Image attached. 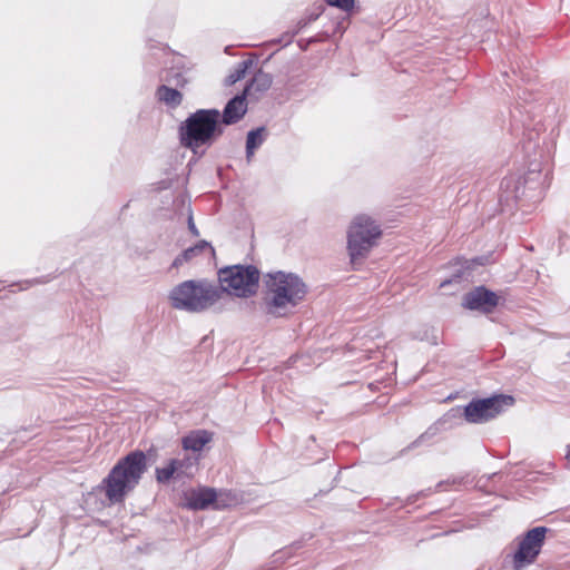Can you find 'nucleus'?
<instances>
[{"label":"nucleus","instance_id":"obj_7","mask_svg":"<svg viewBox=\"0 0 570 570\" xmlns=\"http://www.w3.org/2000/svg\"><path fill=\"white\" fill-rule=\"evenodd\" d=\"M513 404V396L507 394L473 399L464 406V419L469 423L483 424L495 419Z\"/></svg>","mask_w":570,"mask_h":570},{"label":"nucleus","instance_id":"obj_26","mask_svg":"<svg viewBox=\"0 0 570 570\" xmlns=\"http://www.w3.org/2000/svg\"><path fill=\"white\" fill-rule=\"evenodd\" d=\"M514 178L513 177H510V178H504L502 181H501V187L502 188H509L511 186V184H514Z\"/></svg>","mask_w":570,"mask_h":570},{"label":"nucleus","instance_id":"obj_30","mask_svg":"<svg viewBox=\"0 0 570 570\" xmlns=\"http://www.w3.org/2000/svg\"><path fill=\"white\" fill-rule=\"evenodd\" d=\"M512 197L517 200L520 198L519 186H515Z\"/></svg>","mask_w":570,"mask_h":570},{"label":"nucleus","instance_id":"obj_27","mask_svg":"<svg viewBox=\"0 0 570 570\" xmlns=\"http://www.w3.org/2000/svg\"><path fill=\"white\" fill-rule=\"evenodd\" d=\"M255 149L256 148H249V145L246 144V158H247L248 161L254 156Z\"/></svg>","mask_w":570,"mask_h":570},{"label":"nucleus","instance_id":"obj_31","mask_svg":"<svg viewBox=\"0 0 570 570\" xmlns=\"http://www.w3.org/2000/svg\"><path fill=\"white\" fill-rule=\"evenodd\" d=\"M566 459L570 462V445H569V449H568V452H567Z\"/></svg>","mask_w":570,"mask_h":570},{"label":"nucleus","instance_id":"obj_10","mask_svg":"<svg viewBox=\"0 0 570 570\" xmlns=\"http://www.w3.org/2000/svg\"><path fill=\"white\" fill-rule=\"evenodd\" d=\"M487 263V257L484 256H476L471 259H464L462 257L455 258L451 266L453 268V272L451 274L450 278H446L441 282V287H446L448 285H451L453 283H460L462 279H468L472 271L475 266H483Z\"/></svg>","mask_w":570,"mask_h":570},{"label":"nucleus","instance_id":"obj_14","mask_svg":"<svg viewBox=\"0 0 570 570\" xmlns=\"http://www.w3.org/2000/svg\"><path fill=\"white\" fill-rule=\"evenodd\" d=\"M208 250L212 255H214V248L206 240H200L196 245L190 246L183 250L173 262L174 267H179L184 263L191 261L193 258L200 255L203 252Z\"/></svg>","mask_w":570,"mask_h":570},{"label":"nucleus","instance_id":"obj_33","mask_svg":"<svg viewBox=\"0 0 570 570\" xmlns=\"http://www.w3.org/2000/svg\"><path fill=\"white\" fill-rule=\"evenodd\" d=\"M442 484H443V482H439L436 487H438V488H441V487H442Z\"/></svg>","mask_w":570,"mask_h":570},{"label":"nucleus","instance_id":"obj_22","mask_svg":"<svg viewBox=\"0 0 570 570\" xmlns=\"http://www.w3.org/2000/svg\"><path fill=\"white\" fill-rule=\"evenodd\" d=\"M326 3L343 11H351L354 8L355 0H326Z\"/></svg>","mask_w":570,"mask_h":570},{"label":"nucleus","instance_id":"obj_21","mask_svg":"<svg viewBox=\"0 0 570 570\" xmlns=\"http://www.w3.org/2000/svg\"><path fill=\"white\" fill-rule=\"evenodd\" d=\"M438 433V429L434 426H430L424 433H422L417 439H415L407 449H414L420 445L426 444L431 439H433Z\"/></svg>","mask_w":570,"mask_h":570},{"label":"nucleus","instance_id":"obj_16","mask_svg":"<svg viewBox=\"0 0 570 570\" xmlns=\"http://www.w3.org/2000/svg\"><path fill=\"white\" fill-rule=\"evenodd\" d=\"M157 96L160 101L171 108L178 107L183 101V95L180 91L166 85H161L157 89Z\"/></svg>","mask_w":570,"mask_h":570},{"label":"nucleus","instance_id":"obj_23","mask_svg":"<svg viewBox=\"0 0 570 570\" xmlns=\"http://www.w3.org/2000/svg\"><path fill=\"white\" fill-rule=\"evenodd\" d=\"M173 461H177L179 463V466H177V478H179L184 473L185 469H187L194 464V462L190 458L173 459Z\"/></svg>","mask_w":570,"mask_h":570},{"label":"nucleus","instance_id":"obj_9","mask_svg":"<svg viewBox=\"0 0 570 570\" xmlns=\"http://www.w3.org/2000/svg\"><path fill=\"white\" fill-rule=\"evenodd\" d=\"M501 297L484 285L473 287L462 297V306L483 314L492 313L500 304Z\"/></svg>","mask_w":570,"mask_h":570},{"label":"nucleus","instance_id":"obj_15","mask_svg":"<svg viewBox=\"0 0 570 570\" xmlns=\"http://www.w3.org/2000/svg\"><path fill=\"white\" fill-rule=\"evenodd\" d=\"M210 439L212 435L209 432L206 430H197L183 438V448L185 450L199 452L210 441Z\"/></svg>","mask_w":570,"mask_h":570},{"label":"nucleus","instance_id":"obj_24","mask_svg":"<svg viewBox=\"0 0 570 570\" xmlns=\"http://www.w3.org/2000/svg\"><path fill=\"white\" fill-rule=\"evenodd\" d=\"M188 229L191 233L193 236L197 237L199 236V232L194 223L193 215L190 214L188 217Z\"/></svg>","mask_w":570,"mask_h":570},{"label":"nucleus","instance_id":"obj_19","mask_svg":"<svg viewBox=\"0 0 570 570\" xmlns=\"http://www.w3.org/2000/svg\"><path fill=\"white\" fill-rule=\"evenodd\" d=\"M265 138L266 128L258 127L248 131L246 144L249 145V148H258L261 145H263Z\"/></svg>","mask_w":570,"mask_h":570},{"label":"nucleus","instance_id":"obj_28","mask_svg":"<svg viewBox=\"0 0 570 570\" xmlns=\"http://www.w3.org/2000/svg\"><path fill=\"white\" fill-rule=\"evenodd\" d=\"M176 85L184 86L186 83V79L180 73H176Z\"/></svg>","mask_w":570,"mask_h":570},{"label":"nucleus","instance_id":"obj_32","mask_svg":"<svg viewBox=\"0 0 570 570\" xmlns=\"http://www.w3.org/2000/svg\"><path fill=\"white\" fill-rule=\"evenodd\" d=\"M282 558H283V552L281 551V552H278V553L276 554V559H277V560H279V559H282Z\"/></svg>","mask_w":570,"mask_h":570},{"label":"nucleus","instance_id":"obj_6","mask_svg":"<svg viewBox=\"0 0 570 570\" xmlns=\"http://www.w3.org/2000/svg\"><path fill=\"white\" fill-rule=\"evenodd\" d=\"M261 273L254 265H232L218 271V288L224 293H233L237 297L247 298L257 293Z\"/></svg>","mask_w":570,"mask_h":570},{"label":"nucleus","instance_id":"obj_13","mask_svg":"<svg viewBox=\"0 0 570 570\" xmlns=\"http://www.w3.org/2000/svg\"><path fill=\"white\" fill-rule=\"evenodd\" d=\"M272 83L273 77L263 70H258L246 85L243 94H245L246 97L253 94L262 95L271 88Z\"/></svg>","mask_w":570,"mask_h":570},{"label":"nucleus","instance_id":"obj_11","mask_svg":"<svg viewBox=\"0 0 570 570\" xmlns=\"http://www.w3.org/2000/svg\"><path fill=\"white\" fill-rule=\"evenodd\" d=\"M217 493L215 489L200 487L193 489L185 493V505L189 510L199 511L206 510L210 504L216 501Z\"/></svg>","mask_w":570,"mask_h":570},{"label":"nucleus","instance_id":"obj_2","mask_svg":"<svg viewBox=\"0 0 570 570\" xmlns=\"http://www.w3.org/2000/svg\"><path fill=\"white\" fill-rule=\"evenodd\" d=\"M266 289V309L269 315L281 317L297 306L307 294V286L294 273L283 271L269 272L264 275Z\"/></svg>","mask_w":570,"mask_h":570},{"label":"nucleus","instance_id":"obj_25","mask_svg":"<svg viewBox=\"0 0 570 570\" xmlns=\"http://www.w3.org/2000/svg\"><path fill=\"white\" fill-rule=\"evenodd\" d=\"M49 279L48 278H35V279H31V281H26L23 282V284H26L24 287H20V289H27L28 287H30L31 285L33 284H42V283H47Z\"/></svg>","mask_w":570,"mask_h":570},{"label":"nucleus","instance_id":"obj_1","mask_svg":"<svg viewBox=\"0 0 570 570\" xmlns=\"http://www.w3.org/2000/svg\"><path fill=\"white\" fill-rule=\"evenodd\" d=\"M146 470V454L140 450L131 451L118 460L102 479L99 489L111 504L122 503L139 484Z\"/></svg>","mask_w":570,"mask_h":570},{"label":"nucleus","instance_id":"obj_8","mask_svg":"<svg viewBox=\"0 0 570 570\" xmlns=\"http://www.w3.org/2000/svg\"><path fill=\"white\" fill-rule=\"evenodd\" d=\"M549 532L547 527H534L517 538L518 548L512 554L513 570H525L541 553Z\"/></svg>","mask_w":570,"mask_h":570},{"label":"nucleus","instance_id":"obj_29","mask_svg":"<svg viewBox=\"0 0 570 570\" xmlns=\"http://www.w3.org/2000/svg\"><path fill=\"white\" fill-rule=\"evenodd\" d=\"M523 135L525 136V132H523ZM538 134L534 132L533 130H530L527 132V137H528V140H529V144L534 139V137L537 136Z\"/></svg>","mask_w":570,"mask_h":570},{"label":"nucleus","instance_id":"obj_4","mask_svg":"<svg viewBox=\"0 0 570 570\" xmlns=\"http://www.w3.org/2000/svg\"><path fill=\"white\" fill-rule=\"evenodd\" d=\"M222 297V289L206 279L185 281L169 293L174 308L189 313H200L213 306Z\"/></svg>","mask_w":570,"mask_h":570},{"label":"nucleus","instance_id":"obj_12","mask_svg":"<svg viewBox=\"0 0 570 570\" xmlns=\"http://www.w3.org/2000/svg\"><path fill=\"white\" fill-rule=\"evenodd\" d=\"M246 111V96L242 92L228 100L220 115V122L224 125H234L245 116Z\"/></svg>","mask_w":570,"mask_h":570},{"label":"nucleus","instance_id":"obj_3","mask_svg":"<svg viewBox=\"0 0 570 570\" xmlns=\"http://www.w3.org/2000/svg\"><path fill=\"white\" fill-rule=\"evenodd\" d=\"M180 145L199 157L204 156L216 138L223 134L220 112L217 109H198L178 128Z\"/></svg>","mask_w":570,"mask_h":570},{"label":"nucleus","instance_id":"obj_20","mask_svg":"<svg viewBox=\"0 0 570 570\" xmlns=\"http://www.w3.org/2000/svg\"><path fill=\"white\" fill-rule=\"evenodd\" d=\"M324 10V7L323 6H320L317 9H315L314 11H311L309 13H307L304 18H302L298 22H297V30L295 31V33H297L299 30L304 29L305 27H307L309 23L314 22L315 20H317L320 18V16L322 14Z\"/></svg>","mask_w":570,"mask_h":570},{"label":"nucleus","instance_id":"obj_17","mask_svg":"<svg viewBox=\"0 0 570 570\" xmlns=\"http://www.w3.org/2000/svg\"><path fill=\"white\" fill-rule=\"evenodd\" d=\"M253 65H254L253 59H245V60L238 62L236 65V67L234 68V70L226 78L227 85H234L237 81H239L240 79H243L246 76L247 70L249 68H252Z\"/></svg>","mask_w":570,"mask_h":570},{"label":"nucleus","instance_id":"obj_18","mask_svg":"<svg viewBox=\"0 0 570 570\" xmlns=\"http://www.w3.org/2000/svg\"><path fill=\"white\" fill-rule=\"evenodd\" d=\"M177 461L169 460L167 465L163 468H156V479L159 483H167L175 475L177 476Z\"/></svg>","mask_w":570,"mask_h":570},{"label":"nucleus","instance_id":"obj_5","mask_svg":"<svg viewBox=\"0 0 570 570\" xmlns=\"http://www.w3.org/2000/svg\"><path fill=\"white\" fill-rule=\"evenodd\" d=\"M381 226L367 215H357L347 232V250L354 265L367 256L381 237Z\"/></svg>","mask_w":570,"mask_h":570}]
</instances>
